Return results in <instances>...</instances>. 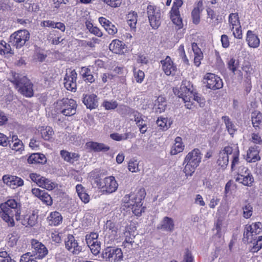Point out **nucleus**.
Segmentation results:
<instances>
[{
  "instance_id": "f257e3e1",
  "label": "nucleus",
  "mask_w": 262,
  "mask_h": 262,
  "mask_svg": "<svg viewBox=\"0 0 262 262\" xmlns=\"http://www.w3.org/2000/svg\"><path fill=\"white\" fill-rule=\"evenodd\" d=\"M0 215L10 227L15 225L13 216L19 221L20 219V205L14 199H10L0 205Z\"/></svg>"
},
{
  "instance_id": "f03ea898",
  "label": "nucleus",
  "mask_w": 262,
  "mask_h": 262,
  "mask_svg": "<svg viewBox=\"0 0 262 262\" xmlns=\"http://www.w3.org/2000/svg\"><path fill=\"white\" fill-rule=\"evenodd\" d=\"M10 81L15 85L16 89L22 95L28 97L33 95V85L26 76L13 73Z\"/></svg>"
},
{
  "instance_id": "7ed1b4c3",
  "label": "nucleus",
  "mask_w": 262,
  "mask_h": 262,
  "mask_svg": "<svg viewBox=\"0 0 262 262\" xmlns=\"http://www.w3.org/2000/svg\"><path fill=\"white\" fill-rule=\"evenodd\" d=\"M58 113H60L66 116H71L76 113L77 104L72 99L63 98L57 102Z\"/></svg>"
},
{
  "instance_id": "20e7f679",
  "label": "nucleus",
  "mask_w": 262,
  "mask_h": 262,
  "mask_svg": "<svg viewBox=\"0 0 262 262\" xmlns=\"http://www.w3.org/2000/svg\"><path fill=\"white\" fill-rule=\"evenodd\" d=\"M30 38V33L26 30H18L10 36V42L16 48L23 47Z\"/></svg>"
},
{
  "instance_id": "39448f33",
  "label": "nucleus",
  "mask_w": 262,
  "mask_h": 262,
  "mask_svg": "<svg viewBox=\"0 0 262 262\" xmlns=\"http://www.w3.org/2000/svg\"><path fill=\"white\" fill-rule=\"evenodd\" d=\"M145 189L141 188L138 190L136 195L133 194L125 195L123 199V201L124 203L127 204L128 207L135 205H136L137 207H140L142 206V201L145 198Z\"/></svg>"
},
{
  "instance_id": "423d86ee",
  "label": "nucleus",
  "mask_w": 262,
  "mask_h": 262,
  "mask_svg": "<svg viewBox=\"0 0 262 262\" xmlns=\"http://www.w3.org/2000/svg\"><path fill=\"white\" fill-rule=\"evenodd\" d=\"M147 13L150 26L154 29H157L161 25L160 10L153 6L149 5L147 8Z\"/></svg>"
},
{
  "instance_id": "0eeeda50",
  "label": "nucleus",
  "mask_w": 262,
  "mask_h": 262,
  "mask_svg": "<svg viewBox=\"0 0 262 262\" xmlns=\"http://www.w3.org/2000/svg\"><path fill=\"white\" fill-rule=\"evenodd\" d=\"M206 87L212 90H216L222 88L223 83L222 79L212 73H207L204 77Z\"/></svg>"
},
{
  "instance_id": "6e6552de",
  "label": "nucleus",
  "mask_w": 262,
  "mask_h": 262,
  "mask_svg": "<svg viewBox=\"0 0 262 262\" xmlns=\"http://www.w3.org/2000/svg\"><path fill=\"white\" fill-rule=\"evenodd\" d=\"M102 257L110 261H118L122 259L123 253L120 248L107 247L102 253Z\"/></svg>"
},
{
  "instance_id": "1a4fd4ad",
  "label": "nucleus",
  "mask_w": 262,
  "mask_h": 262,
  "mask_svg": "<svg viewBox=\"0 0 262 262\" xmlns=\"http://www.w3.org/2000/svg\"><path fill=\"white\" fill-rule=\"evenodd\" d=\"M32 248L34 249L33 251V254H32L36 259H41L44 258L48 253V250L46 246L42 243L33 240L32 243Z\"/></svg>"
},
{
  "instance_id": "9d476101",
  "label": "nucleus",
  "mask_w": 262,
  "mask_h": 262,
  "mask_svg": "<svg viewBox=\"0 0 262 262\" xmlns=\"http://www.w3.org/2000/svg\"><path fill=\"white\" fill-rule=\"evenodd\" d=\"M66 249L74 254H79L82 250L81 246L78 245L77 241L72 234H69L65 240Z\"/></svg>"
},
{
  "instance_id": "9b49d317",
  "label": "nucleus",
  "mask_w": 262,
  "mask_h": 262,
  "mask_svg": "<svg viewBox=\"0 0 262 262\" xmlns=\"http://www.w3.org/2000/svg\"><path fill=\"white\" fill-rule=\"evenodd\" d=\"M118 185L114 177H106L103 180V184L101 188L103 191H105L107 193H111L115 192Z\"/></svg>"
},
{
  "instance_id": "f8f14e48",
  "label": "nucleus",
  "mask_w": 262,
  "mask_h": 262,
  "mask_svg": "<svg viewBox=\"0 0 262 262\" xmlns=\"http://www.w3.org/2000/svg\"><path fill=\"white\" fill-rule=\"evenodd\" d=\"M3 181L4 183L13 189L24 185V181L21 178L14 176L5 175L3 177Z\"/></svg>"
},
{
  "instance_id": "ddd939ff",
  "label": "nucleus",
  "mask_w": 262,
  "mask_h": 262,
  "mask_svg": "<svg viewBox=\"0 0 262 262\" xmlns=\"http://www.w3.org/2000/svg\"><path fill=\"white\" fill-rule=\"evenodd\" d=\"M157 229L163 231L173 232L174 229L173 220L168 216L164 217L160 223L158 225Z\"/></svg>"
},
{
  "instance_id": "4468645a",
  "label": "nucleus",
  "mask_w": 262,
  "mask_h": 262,
  "mask_svg": "<svg viewBox=\"0 0 262 262\" xmlns=\"http://www.w3.org/2000/svg\"><path fill=\"white\" fill-rule=\"evenodd\" d=\"M201 154L200 150L198 148H195L189 152L186 156L183 164L187 163L199 164L201 162Z\"/></svg>"
},
{
  "instance_id": "2eb2a0df",
  "label": "nucleus",
  "mask_w": 262,
  "mask_h": 262,
  "mask_svg": "<svg viewBox=\"0 0 262 262\" xmlns=\"http://www.w3.org/2000/svg\"><path fill=\"white\" fill-rule=\"evenodd\" d=\"M162 69L167 75H174L177 71V68L173 65V63L170 57L167 56L164 60H161Z\"/></svg>"
},
{
  "instance_id": "dca6fc26",
  "label": "nucleus",
  "mask_w": 262,
  "mask_h": 262,
  "mask_svg": "<svg viewBox=\"0 0 262 262\" xmlns=\"http://www.w3.org/2000/svg\"><path fill=\"white\" fill-rule=\"evenodd\" d=\"M86 148L94 152H106L110 149V147L102 143L88 142L86 143Z\"/></svg>"
},
{
  "instance_id": "f3484780",
  "label": "nucleus",
  "mask_w": 262,
  "mask_h": 262,
  "mask_svg": "<svg viewBox=\"0 0 262 262\" xmlns=\"http://www.w3.org/2000/svg\"><path fill=\"white\" fill-rule=\"evenodd\" d=\"M82 101L86 107L91 110L98 106L97 96L95 94L85 95L83 98Z\"/></svg>"
},
{
  "instance_id": "a211bd4d",
  "label": "nucleus",
  "mask_w": 262,
  "mask_h": 262,
  "mask_svg": "<svg viewBox=\"0 0 262 262\" xmlns=\"http://www.w3.org/2000/svg\"><path fill=\"white\" fill-rule=\"evenodd\" d=\"M221 152L223 153V154L229 156L230 159L232 160L231 164H235L238 162L239 155L238 147L236 146L233 151L232 147L226 146Z\"/></svg>"
},
{
  "instance_id": "6ab92c4d",
  "label": "nucleus",
  "mask_w": 262,
  "mask_h": 262,
  "mask_svg": "<svg viewBox=\"0 0 262 262\" xmlns=\"http://www.w3.org/2000/svg\"><path fill=\"white\" fill-rule=\"evenodd\" d=\"M28 161L29 164H46L47 158L42 154L34 153L29 156Z\"/></svg>"
},
{
  "instance_id": "aec40b11",
  "label": "nucleus",
  "mask_w": 262,
  "mask_h": 262,
  "mask_svg": "<svg viewBox=\"0 0 262 262\" xmlns=\"http://www.w3.org/2000/svg\"><path fill=\"white\" fill-rule=\"evenodd\" d=\"M246 40L249 47L251 48H257L259 45L260 41L259 38L255 34L253 33L252 31H248Z\"/></svg>"
},
{
  "instance_id": "412c9836",
  "label": "nucleus",
  "mask_w": 262,
  "mask_h": 262,
  "mask_svg": "<svg viewBox=\"0 0 262 262\" xmlns=\"http://www.w3.org/2000/svg\"><path fill=\"white\" fill-rule=\"evenodd\" d=\"M170 18L173 23L181 28L183 26L182 19L177 8H172L170 11Z\"/></svg>"
},
{
  "instance_id": "4be33fe9",
  "label": "nucleus",
  "mask_w": 262,
  "mask_h": 262,
  "mask_svg": "<svg viewBox=\"0 0 262 262\" xmlns=\"http://www.w3.org/2000/svg\"><path fill=\"white\" fill-rule=\"evenodd\" d=\"M125 44L118 39H114L109 45V49L114 53L119 54L124 49Z\"/></svg>"
},
{
  "instance_id": "5701e85b",
  "label": "nucleus",
  "mask_w": 262,
  "mask_h": 262,
  "mask_svg": "<svg viewBox=\"0 0 262 262\" xmlns=\"http://www.w3.org/2000/svg\"><path fill=\"white\" fill-rule=\"evenodd\" d=\"M40 134L45 140L51 141L53 139L54 131L50 126L42 127L40 129Z\"/></svg>"
},
{
  "instance_id": "b1692460",
  "label": "nucleus",
  "mask_w": 262,
  "mask_h": 262,
  "mask_svg": "<svg viewBox=\"0 0 262 262\" xmlns=\"http://www.w3.org/2000/svg\"><path fill=\"white\" fill-rule=\"evenodd\" d=\"M49 219L50 222V225L54 226L59 225L62 220L60 213L57 211L51 212Z\"/></svg>"
},
{
  "instance_id": "393cba45",
  "label": "nucleus",
  "mask_w": 262,
  "mask_h": 262,
  "mask_svg": "<svg viewBox=\"0 0 262 262\" xmlns=\"http://www.w3.org/2000/svg\"><path fill=\"white\" fill-rule=\"evenodd\" d=\"M236 181L242 183L244 185L249 186L253 182V178L248 173L246 176L239 174L236 178Z\"/></svg>"
},
{
  "instance_id": "a878e982",
  "label": "nucleus",
  "mask_w": 262,
  "mask_h": 262,
  "mask_svg": "<svg viewBox=\"0 0 262 262\" xmlns=\"http://www.w3.org/2000/svg\"><path fill=\"white\" fill-rule=\"evenodd\" d=\"M251 118L253 127H258L262 120V114L259 111H255L252 113Z\"/></svg>"
},
{
  "instance_id": "bb28decb",
  "label": "nucleus",
  "mask_w": 262,
  "mask_h": 262,
  "mask_svg": "<svg viewBox=\"0 0 262 262\" xmlns=\"http://www.w3.org/2000/svg\"><path fill=\"white\" fill-rule=\"evenodd\" d=\"M137 21V14L135 12L129 13L127 15L128 25L132 29H135Z\"/></svg>"
},
{
  "instance_id": "cd10ccee",
  "label": "nucleus",
  "mask_w": 262,
  "mask_h": 262,
  "mask_svg": "<svg viewBox=\"0 0 262 262\" xmlns=\"http://www.w3.org/2000/svg\"><path fill=\"white\" fill-rule=\"evenodd\" d=\"M222 120L224 121L226 128L228 130V133L231 135H233L235 131V126L233 123L231 121L230 119L227 116H223L222 117Z\"/></svg>"
},
{
  "instance_id": "c85d7f7f",
  "label": "nucleus",
  "mask_w": 262,
  "mask_h": 262,
  "mask_svg": "<svg viewBox=\"0 0 262 262\" xmlns=\"http://www.w3.org/2000/svg\"><path fill=\"white\" fill-rule=\"evenodd\" d=\"M57 184L52 182L51 180L43 177L40 182L39 186L49 190H51L55 188Z\"/></svg>"
},
{
  "instance_id": "c756f323",
  "label": "nucleus",
  "mask_w": 262,
  "mask_h": 262,
  "mask_svg": "<svg viewBox=\"0 0 262 262\" xmlns=\"http://www.w3.org/2000/svg\"><path fill=\"white\" fill-rule=\"evenodd\" d=\"M168 118H164V117H160L158 118L157 120V124L159 127H160V129L166 130L168 129L170 126L171 122H169L167 123Z\"/></svg>"
},
{
  "instance_id": "7c9ffc66",
  "label": "nucleus",
  "mask_w": 262,
  "mask_h": 262,
  "mask_svg": "<svg viewBox=\"0 0 262 262\" xmlns=\"http://www.w3.org/2000/svg\"><path fill=\"white\" fill-rule=\"evenodd\" d=\"M68 74L66 75L64 78V85L65 88L69 91H75L76 90V82L75 81L67 79Z\"/></svg>"
},
{
  "instance_id": "2f4dec72",
  "label": "nucleus",
  "mask_w": 262,
  "mask_h": 262,
  "mask_svg": "<svg viewBox=\"0 0 262 262\" xmlns=\"http://www.w3.org/2000/svg\"><path fill=\"white\" fill-rule=\"evenodd\" d=\"M260 159V157L255 151H253L252 148L249 149L247 153V161L248 162H255Z\"/></svg>"
},
{
  "instance_id": "473e14b6",
  "label": "nucleus",
  "mask_w": 262,
  "mask_h": 262,
  "mask_svg": "<svg viewBox=\"0 0 262 262\" xmlns=\"http://www.w3.org/2000/svg\"><path fill=\"white\" fill-rule=\"evenodd\" d=\"M253 228L252 225H247L245 228V231L244 233V237L243 241L244 242H249V237L253 235L254 231H252Z\"/></svg>"
},
{
  "instance_id": "72a5a7b5",
  "label": "nucleus",
  "mask_w": 262,
  "mask_h": 262,
  "mask_svg": "<svg viewBox=\"0 0 262 262\" xmlns=\"http://www.w3.org/2000/svg\"><path fill=\"white\" fill-rule=\"evenodd\" d=\"M98 234L97 233L92 232L85 236V241L88 247L92 246L96 241H98Z\"/></svg>"
},
{
  "instance_id": "f704fd0d",
  "label": "nucleus",
  "mask_w": 262,
  "mask_h": 262,
  "mask_svg": "<svg viewBox=\"0 0 262 262\" xmlns=\"http://www.w3.org/2000/svg\"><path fill=\"white\" fill-rule=\"evenodd\" d=\"M243 70L246 73V81L247 82L250 81V75L253 73V68L248 62H244L242 67Z\"/></svg>"
},
{
  "instance_id": "c9c22d12",
  "label": "nucleus",
  "mask_w": 262,
  "mask_h": 262,
  "mask_svg": "<svg viewBox=\"0 0 262 262\" xmlns=\"http://www.w3.org/2000/svg\"><path fill=\"white\" fill-rule=\"evenodd\" d=\"M229 21L232 26L231 30H233L234 26L239 25L238 14L237 13H231L229 16Z\"/></svg>"
},
{
  "instance_id": "e433bc0d",
  "label": "nucleus",
  "mask_w": 262,
  "mask_h": 262,
  "mask_svg": "<svg viewBox=\"0 0 262 262\" xmlns=\"http://www.w3.org/2000/svg\"><path fill=\"white\" fill-rule=\"evenodd\" d=\"M202 9L199 8H194L191 12V16L192 21L195 24H198L200 21V14L202 11Z\"/></svg>"
},
{
  "instance_id": "4c0bfd02",
  "label": "nucleus",
  "mask_w": 262,
  "mask_h": 262,
  "mask_svg": "<svg viewBox=\"0 0 262 262\" xmlns=\"http://www.w3.org/2000/svg\"><path fill=\"white\" fill-rule=\"evenodd\" d=\"M19 262H37L36 258L30 252L23 254Z\"/></svg>"
},
{
  "instance_id": "58836bf2",
  "label": "nucleus",
  "mask_w": 262,
  "mask_h": 262,
  "mask_svg": "<svg viewBox=\"0 0 262 262\" xmlns=\"http://www.w3.org/2000/svg\"><path fill=\"white\" fill-rule=\"evenodd\" d=\"M243 216L246 219L250 218L252 215L253 207L250 204H247L243 207Z\"/></svg>"
},
{
  "instance_id": "ea45409f",
  "label": "nucleus",
  "mask_w": 262,
  "mask_h": 262,
  "mask_svg": "<svg viewBox=\"0 0 262 262\" xmlns=\"http://www.w3.org/2000/svg\"><path fill=\"white\" fill-rule=\"evenodd\" d=\"M180 92L184 96L185 95L188 98L187 101H184V102L190 101V98L191 97L190 95H192V92L190 91L189 89L187 88L185 85L182 84L180 86Z\"/></svg>"
},
{
  "instance_id": "a19ab883",
  "label": "nucleus",
  "mask_w": 262,
  "mask_h": 262,
  "mask_svg": "<svg viewBox=\"0 0 262 262\" xmlns=\"http://www.w3.org/2000/svg\"><path fill=\"white\" fill-rule=\"evenodd\" d=\"M131 135L130 133H125L123 135H120L118 133L112 134L110 135L111 138L116 141H121L126 140L129 137V135Z\"/></svg>"
},
{
  "instance_id": "79ce46f5",
  "label": "nucleus",
  "mask_w": 262,
  "mask_h": 262,
  "mask_svg": "<svg viewBox=\"0 0 262 262\" xmlns=\"http://www.w3.org/2000/svg\"><path fill=\"white\" fill-rule=\"evenodd\" d=\"M100 245L101 243L100 242L96 241L95 243L89 247L94 255H96L99 253L101 249Z\"/></svg>"
},
{
  "instance_id": "37998d69",
  "label": "nucleus",
  "mask_w": 262,
  "mask_h": 262,
  "mask_svg": "<svg viewBox=\"0 0 262 262\" xmlns=\"http://www.w3.org/2000/svg\"><path fill=\"white\" fill-rule=\"evenodd\" d=\"M40 199L47 205H51L52 204V198L45 191H44V192L42 193Z\"/></svg>"
},
{
  "instance_id": "c03bdc74",
  "label": "nucleus",
  "mask_w": 262,
  "mask_h": 262,
  "mask_svg": "<svg viewBox=\"0 0 262 262\" xmlns=\"http://www.w3.org/2000/svg\"><path fill=\"white\" fill-rule=\"evenodd\" d=\"M8 244L10 247H13L16 245L18 236L16 234H10L8 235Z\"/></svg>"
},
{
  "instance_id": "a18cd8bd",
  "label": "nucleus",
  "mask_w": 262,
  "mask_h": 262,
  "mask_svg": "<svg viewBox=\"0 0 262 262\" xmlns=\"http://www.w3.org/2000/svg\"><path fill=\"white\" fill-rule=\"evenodd\" d=\"M38 219V216L34 212L31 215H28V222L29 226L32 227L34 226L36 223Z\"/></svg>"
},
{
  "instance_id": "49530a36",
  "label": "nucleus",
  "mask_w": 262,
  "mask_h": 262,
  "mask_svg": "<svg viewBox=\"0 0 262 262\" xmlns=\"http://www.w3.org/2000/svg\"><path fill=\"white\" fill-rule=\"evenodd\" d=\"M103 105L106 110H114L117 107L118 103L116 101H105L103 103Z\"/></svg>"
},
{
  "instance_id": "de8ad7c7",
  "label": "nucleus",
  "mask_w": 262,
  "mask_h": 262,
  "mask_svg": "<svg viewBox=\"0 0 262 262\" xmlns=\"http://www.w3.org/2000/svg\"><path fill=\"white\" fill-rule=\"evenodd\" d=\"M253 244L251 249L252 251L253 252H257L262 248V236H259L258 239Z\"/></svg>"
},
{
  "instance_id": "09e8293b",
  "label": "nucleus",
  "mask_w": 262,
  "mask_h": 262,
  "mask_svg": "<svg viewBox=\"0 0 262 262\" xmlns=\"http://www.w3.org/2000/svg\"><path fill=\"white\" fill-rule=\"evenodd\" d=\"M195 167L194 165H185L183 171L186 176H192L195 171Z\"/></svg>"
},
{
  "instance_id": "8fccbe9b",
  "label": "nucleus",
  "mask_w": 262,
  "mask_h": 262,
  "mask_svg": "<svg viewBox=\"0 0 262 262\" xmlns=\"http://www.w3.org/2000/svg\"><path fill=\"white\" fill-rule=\"evenodd\" d=\"M60 155L66 161L69 163H72V157L71 156V152H70L66 150H61L60 151Z\"/></svg>"
},
{
  "instance_id": "3c124183",
  "label": "nucleus",
  "mask_w": 262,
  "mask_h": 262,
  "mask_svg": "<svg viewBox=\"0 0 262 262\" xmlns=\"http://www.w3.org/2000/svg\"><path fill=\"white\" fill-rule=\"evenodd\" d=\"M238 66V61L235 59L232 58L228 62V68L233 73L236 70Z\"/></svg>"
},
{
  "instance_id": "603ef678",
  "label": "nucleus",
  "mask_w": 262,
  "mask_h": 262,
  "mask_svg": "<svg viewBox=\"0 0 262 262\" xmlns=\"http://www.w3.org/2000/svg\"><path fill=\"white\" fill-rule=\"evenodd\" d=\"M105 29L110 35H114L117 32L118 30L117 27L112 23L110 24H107Z\"/></svg>"
},
{
  "instance_id": "864d4df0",
  "label": "nucleus",
  "mask_w": 262,
  "mask_h": 262,
  "mask_svg": "<svg viewBox=\"0 0 262 262\" xmlns=\"http://www.w3.org/2000/svg\"><path fill=\"white\" fill-rule=\"evenodd\" d=\"M30 178L32 180V181L36 182L38 185H39L40 182L42 181V179L43 178V177H41L36 173H32L30 174Z\"/></svg>"
},
{
  "instance_id": "5fc2aeb1",
  "label": "nucleus",
  "mask_w": 262,
  "mask_h": 262,
  "mask_svg": "<svg viewBox=\"0 0 262 262\" xmlns=\"http://www.w3.org/2000/svg\"><path fill=\"white\" fill-rule=\"evenodd\" d=\"M193 99L196 101L200 105V106L203 107L205 104V100L198 94H193Z\"/></svg>"
},
{
  "instance_id": "6e6d98bb",
  "label": "nucleus",
  "mask_w": 262,
  "mask_h": 262,
  "mask_svg": "<svg viewBox=\"0 0 262 262\" xmlns=\"http://www.w3.org/2000/svg\"><path fill=\"white\" fill-rule=\"evenodd\" d=\"M135 78L137 82L141 83L144 78V73L141 70L135 72Z\"/></svg>"
},
{
  "instance_id": "4d7b16f0",
  "label": "nucleus",
  "mask_w": 262,
  "mask_h": 262,
  "mask_svg": "<svg viewBox=\"0 0 262 262\" xmlns=\"http://www.w3.org/2000/svg\"><path fill=\"white\" fill-rule=\"evenodd\" d=\"M175 142H176L173 146L178 149V151H182L183 150L184 147L182 143V138L180 137H177L175 139Z\"/></svg>"
},
{
  "instance_id": "13d9d810",
  "label": "nucleus",
  "mask_w": 262,
  "mask_h": 262,
  "mask_svg": "<svg viewBox=\"0 0 262 262\" xmlns=\"http://www.w3.org/2000/svg\"><path fill=\"white\" fill-rule=\"evenodd\" d=\"M221 225L222 222L220 220H217L215 225V229L216 230V233L215 234L214 238L218 237L220 238L222 236L221 233Z\"/></svg>"
},
{
  "instance_id": "bf43d9fd",
  "label": "nucleus",
  "mask_w": 262,
  "mask_h": 262,
  "mask_svg": "<svg viewBox=\"0 0 262 262\" xmlns=\"http://www.w3.org/2000/svg\"><path fill=\"white\" fill-rule=\"evenodd\" d=\"M23 148V144L20 140H18L13 143L12 149L16 151H19Z\"/></svg>"
},
{
  "instance_id": "052dcab7",
  "label": "nucleus",
  "mask_w": 262,
  "mask_h": 262,
  "mask_svg": "<svg viewBox=\"0 0 262 262\" xmlns=\"http://www.w3.org/2000/svg\"><path fill=\"white\" fill-rule=\"evenodd\" d=\"M133 212L137 216H140L142 214V211H144V207L142 208V206L140 207H137L136 205L131 206Z\"/></svg>"
},
{
  "instance_id": "680f3d73",
  "label": "nucleus",
  "mask_w": 262,
  "mask_h": 262,
  "mask_svg": "<svg viewBox=\"0 0 262 262\" xmlns=\"http://www.w3.org/2000/svg\"><path fill=\"white\" fill-rule=\"evenodd\" d=\"M230 158L229 156L227 155L223 154V153L220 152V158L218 159V162L221 163H223V164H228L229 162V159Z\"/></svg>"
},
{
  "instance_id": "e2e57ef3",
  "label": "nucleus",
  "mask_w": 262,
  "mask_h": 262,
  "mask_svg": "<svg viewBox=\"0 0 262 262\" xmlns=\"http://www.w3.org/2000/svg\"><path fill=\"white\" fill-rule=\"evenodd\" d=\"M78 45L81 47L86 48L87 47H89L91 48H94V45L91 42V41H86V40H79L78 41Z\"/></svg>"
},
{
  "instance_id": "0e129e2a",
  "label": "nucleus",
  "mask_w": 262,
  "mask_h": 262,
  "mask_svg": "<svg viewBox=\"0 0 262 262\" xmlns=\"http://www.w3.org/2000/svg\"><path fill=\"white\" fill-rule=\"evenodd\" d=\"M90 32L98 37L102 36V33L100 30L97 27H94L93 25L90 28Z\"/></svg>"
},
{
  "instance_id": "69168bd1",
  "label": "nucleus",
  "mask_w": 262,
  "mask_h": 262,
  "mask_svg": "<svg viewBox=\"0 0 262 262\" xmlns=\"http://www.w3.org/2000/svg\"><path fill=\"white\" fill-rule=\"evenodd\" d=\"M253 228V230L252 231H254V233L255 235L259 233L261 230L262 225L260 222H257L254 223L253 226H252Z\"/></svg>"
},
{
  "instance_id": "338daca9",
  "label": "nucleus",
  "mask_w": 262,
  "mask_h": 262,
  "mask_svg": "<svg viewBox=\"0 0 262 262\" xmlns=\"http://www.w3.org/2000/svg\"><path fill=\"white\" fill-rule=\"evenodd\" d=\"M10 141H8V138L3 134L0 133V145L6 146Z\"/></svg>"
},
{
  "instance_id": "774afa93",
  "label": "nucleus",
  "mask_w": 262,
  "mask_h": 262,
  "mask_svg": "<svg viewBox=\"0 0 262 262\" xmlns=\"http://www.w3.org/2000/svg\"><path fill=\"white\" fill-rule=\"evenodd\" d=\"M193 258L191 253L188 250H186L184 256L183 262H192Z\"/></svg>"
}]
</instances>
